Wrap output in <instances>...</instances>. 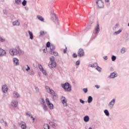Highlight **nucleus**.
<instances>
[{"label":"nucleus","instance_id":"f257e3e1","mask_svg":"<svg viewBox=\"0 0 129 129\" xmlns=\"http://www.w3.org/2000/svg\"><path fill=\"white\" fill-rule=\"evenodd\" d=\"M9 53L11 56L24 55V51L20 49V47H18V48H11L9 49Z\"/></svg>","mask_w":129,"mask_h":129},{"label":"nucleus","instance_id":"f03ea898","mask_svg":"<svg viewBox=\"0 0 129 129\" xmlns=\"http://www.w3.org/2000/svg\"><path fill=\"white\" fill-rule=\"evenodd\" d=\"M61 86L66 91L70 92L72 90L71 85L69 83L61 84Z\"/></svg>","mask_w":129,"mask_h":129},{"label":"nucleus","instance_id":"7ed1b4c3","mask_svg":"<svg viewBox=\"0 0 129 129\" xmlns=\"http://www.w3.org/2000/svg\"><path fill=\"white\" fill-rule=\"evenodd\" d=\"M51 62H49L48 66L49 68H55L56 67V61H55V57L53 56H51L50 58Z\"/></svg>","mask_w":129,"mask_h":129},{"label":"nucleus","instance_id":"20e7f679","mask_svg":"<svg viewBox=\"0 0 129 129\" xmlns=\"http://www.w3.org/2000/svg\"><path fill=\"white\" fill-rule=\"evenodd\" d=\"M49 48L50 50V54H51V55H54V56H58V52L54 51V50L56 49V47H55V45L54 44H51Z\"/></svg>","mask_w":129,"mask_h":129},{"label":"nucleus","instance_id":"39448f33","mask_svg":"<svg viewBox=\"0 0 129 129\" xmlns=\"http://www.w3.org/2000/svg\"><path fill=\"white\" fill-rule=\"evenodd\" d=\"M96 5L99 9H103L104 8V4L102 0H96Z\"/></svg>","mask_w":129,"mask_h":129},{"label":"nucleus","instance_id":"423d86ee","mask_svg":"<svg viewBox=\"0 0 129 129\" xmlns=\"http://www.w3.org/2000/svg\"><path fill=\"white\" fill-rule=\"evenodd\" d=\"M49 94H51L53 100H56V99L58 98V97L57 96V94L53 90L50 91V92L49 93Z\"/></svg>","mask_w":129,"mask_h":129},{"label":"nucleus","instance_id":"0eeeda50","mask_svg":"<svg viewBox=\"0 0 129 129\" xmlns=\"http://www.w3.org/2000/svg\"><path fill=\"white\" fill-rule=\"evenodd\" d=\"M115 104V99H113L108 104V106L110 109L113 108L114 104Z\"/></svg>","mask_w":129,"mask_h":129},{"label":"nucleus","instance_id":"6e6552de","mask_svg":"<svg viewBox=\"0 0 129 129\" xmlns=\"http://www.w3.org/2000/svg\"><path fill=\"white\" fill-rule=\"evenodd\" d=\"M78 56L79 57H83L84 56V50L82 48H80L78 51Z\"/></svg>","mask_w":129,"mask_h":129},{"label":"nucleus","instance_id":"1a4fd4ad","mask_svg":"<svg viewBox=\"0 0 129 129\" xmlns=\"http://www.w3.org/2000/svg\"><path fill=\"white\" fill-rule=\"evenodd\" d=\"M5 56H7V51L0 47V57H4Z\"/></svg>","mask_w":129,"mask_h":129},{"label":"nucleus","instance_id":"9d476101","mask_svg":"<svg viewBox=\"0 0 129 129\" xmlns=\"http://www.w3.org/2000/svg\"><path fill=\"white\" fill-rule=\"evenodd\" d=\"M115 77H117V73H116V72L111 73L109 76V78L111 79H113L115 78Z\"/></svg>","mask_w":129,"mask_h":129},{"label":"nucleus","instance_id":"9b49d317","mask_svg":"<svg viewBox=\"0 0 129 129\" xmlns=\"http://www.w3.org/2000/svg\"><path fill=\"white\" fill-rule=\"evenodd\" d=\"M8 90L9 88H8V86L6 85H4L2 86V91L4 92V93H7Z\"/></svg>","mask_w":129,"mask_h":129},{"label":"nucleus","instance_id":"f8f14e48","mask_svg":"<svg viewBox=\"0 0 129 129\" xmlns=\"http://www.w3.org/2000/svg\"><path fill=\"white\" fill-rule=\"evenodd\" d=\"M100 31V29L99 28V24H97L96 27H95V34H98Z\"/></svg>","mask_w":129,"mask_h":129},{"label":"nucleus","instance_id":"ddd939ff","mask_svg":"<svg viewBox=\"0 0 129 129\" xmlns=\"http://www.w3.org/2000/svg\"><path fill=\"white\" fill-rule=\"evenodd\" d=\"M20 94H19V93L17 92L14 91L13 92V97L14 98H20Z\"/></svg>","mask_w":129,"mask_h":129},{"label":"nucleus","instance_id":"4468645a","mask_svg":"<svg viewBox=\"0 0 129 129\" xmlns=\"http://www.w3.org/2000/svg\"><path fill=\"white\" fill-rule=\"evenodd\" d=\"M13 62L15 66H18L19 65V59L17 58H13Z\"/></svg>","mask_w":129,"mask_h":129},{"label":"nucleus","instance_id":"2eb2a0df","mask_svg":"<svg viewBox=\"0 0 129 129\" xmlns=\"http://www.w3.org/2000/svg\"><path fill=\"white\" fill-rule=\"evenodd\" d=\"M49 124L52 128H55V127H57V124L54 122H50Z\"/></svg>","mask_w":129,"mask_h":129},{"label":"nucleus","instance_id":"dca6fc26","mask_svg":"<svg viewBox=\"0 0 129 129\" xmlns=\"http://www.w3.org/2000/svg\"><path fill=\"white\" fill-rule=\"evenodd\" d=\"M89 119L90 118L88 115H86L84 117V121H85V122H88Z\"/></svg>","mask_w":129,"mask_h":129},{"label":"nucleus","instance_id":"f3484780","mask_svg":"<svg viewBox=\"0 0 129 129\" xmlns=\"http://www.w3.org/2000/svg\"><path fill=\"white\" fill-rule=\"evenodd\" d=\"M12 105L13 107H17L18 106V101H13L12 102Z\"/></svg>","mask_w":129,"mask_h":129},{"label":"nucleus","instance_id":"a211bd4d","mask_svg":"<svg viewBox=\"0 0 129 129\" xmlns=\"http://www.w3.org/2000/svg\"><path fill=\"white\" fill-rule=\"evenodd\" d=\"M45 88L46 90V92H48V93H50L51 92V91L53 90V89H50L48 86H45Z\"/></svg>","mask_w":129,"mask_h":129},{"label":"nucleus","instance_id":"6ab92c4d","mask_svg":"<svg viewBox=\"0 0 129 129\" xmlns=\"http://www.w3.org/2000/svg\"><path fill=\"white\" fill-rule=\"evenodd\" d=\"M28 33L30 36V39H31V40H33V39H34V35H33V33L30 31H28Z\"/></svg>","mask_w":129,"mask_h":129},{"label":"nucleus","instance_id":"aec40b11","mask_svg":"<svg viewBox=\"0 0 129 129\" xmlns=\"http://www.w3.org/2000/svg\"><path fill=\"white\" fill-rule=\"evenodd\" d=\"M92 100H93V98L91 96H90L88 98V103H91L92 102Z\"/></svg>","mask_w":129,"mask_h":129},{"label":"nucleus","instance_id":"412c9836","mask_svg":"<svg viewBox=\"0 0 129 129\" xmlns=\"http://www.w3.org/2000/svg\"><path fill=\"white\" fill-rule=\"evenodd\" d=\"M24 68H25V69H26V71L28 72V71H29V70H30L31 68H30V67L27 64L26 66H25L24 67V68L22 69L24 71Z\"/></svg>","mask_w":129,"mask_h":129},{"label":"nucleus","instance_id":"4be33fe9","mask_svg":"<svg viewBox=\"0 0 129 129\" xmlns=\"http://www.w3.org/2000/svg\"><path fill=\"white\" fill-rule=\"evenodd\" d=\"M49 109H53L54 108V105H53L51 103H49L47 104Z\"/></svg>","mask_w":129,"mask_h":129},{"label":"nucleus","instance_id":"5701e85b","mask_svg":"<svg viewBox=\"0 0 129 129\" xmlns=\"http://www.w3.org/2000/svg\"><path fill=\"white\" fill-rule=\"evenodd\" d=\"M47 34V32H45L44 31H40L39 33V37H43V36H45Z\"/></svg>","mask_w":129,"mask_h":129},{"label":"nucleus","instance_id":"b1692460","mask_svg":"<svg viewBox=\"0 0 129 129\" xmlns=\"http://www.w3.org/2000/svg\"><path fill=\"white\" fill-rule=\"evenodd\" d=\"M13 26H20V23H19V21L16 20L13 22Z\"/></svg>","mask_w":129,"mask_h":129},{"label":"nucleus","instance_id":"393cba45","mask_svg":"<svg viewBox=\"0 0 129 129\" xmlns=\"http://www.w3.org/2000/svg\"><path fill=\"white\" fill-rule=\"evenodd\" d=\"M97 62H95L93 64H89L90 67H92V68H94V67H97Z\"/></svg>","mask_w":129,"mask_h":129},{"label":"nucleus","instance_id":"a878e982","mask_svg":"<svg viewBox=\"0 0 129 129\" xmlns=\"http://www.w3.org/2000/svg\"><path fill=\"white\" fill-rule=\"evenodd\" d=\"M28 74L29 75H30L31 76H33L34 75H35V73H34V71L33 70H30L29 72H28Z\"/></svg>","mask_w":129,"mask_h":129},{"label":"nucleus","instance_id":"bb28decb","mask_svg":"<svg viewBox=\"0 0 129 129\" xmlns=\"http://www.w3.org/2000/svg\"><path fill=\"white\" fill-rule=\"evenodd\" d=\"M44 111H48V108L47 107V105L46 104L42 105Z\"/></svg>","mask_w":129,"mask_h":129},{"label":"nucleus","instance_id":"cd10ccee","mask_svg":"<svg viewBox=\"0 0 129 129\" xmlns=\"http://www.w3.org/2000/svg\"><path fill=\"white\" fill-rule=\"evenodd\" d=\"M43 128H44V129H50V126H49V124L45 123L43 125Z\"/></svg>","mask_w":129,"mask_h":129},{"label":"nucleus","instance_id":"c85d7f7f","mask_svg":"<svg viewBox=\"0 0 129 129\" xmlns=\"http://www.w3.org/2000/svg\"><path fill=\"white\" fill-rule=\"evenodd\" d=\"M37 17V19H38L39 21H41V22H44V18L42 16L38 15Z\"/></svg>","mask_w":129,"mask_h":129},{"label":"nucleus","instance_id":"c756f323","mask_svg":"<svg viewBox=\"0 0 129 129\" xmlns=\"http://www.w3.org/2000/svg\"><path fill=\"white\" fill-rule=\"evenodd\" d=\"M104 112L105 114V115H106V116H109V112H108V110L106 109L104 111Z\"/></svg>","mask_w":129,"mask_h":129},{"label":"nucleus","instance_id":"7c9ffc66","mask_svg":"<svg viewBox=\"0 0 129 129\" xmlns=\"http://www.w3.org/2000/svg\"><path fill=\"white\" fill-rule=\"evenodd\" d=\"M96 70L98 71L99 72H101V70H102V69L100 68L99 66H97V67L96 68Z\"/></svg>","mask_w":129,"mask_h":129},{"label":"nucleus","instance_id":"2f4dec72","mask_svg":"<svg viewBox=\"0 0 129 129\" xmlns=\"http://www.w3.org/2000/svg\"><path fill=\"white\" fill-rule=\"evenodd\" d=\"M119 26V24H117L115 25V26L113 28V30L114 31L116 30V29H118V26Z\"/></svg>","mask_w":129,"mask_h":129},{"label":"nucleus","instance_id":"473e14b6","mask_svg":"<svg viewBox=\"0 0 129 129\" xmlns=\"http://www.w3.org/2000/svg\"><path fill=\"white\" fill-rule=\"evenodd\" d=\"M5 41H6V39L4 38H3L2 36H0V42L1 43H3V42H5Z\"/></svg>","mask_w":129,"mask_h":129},{"label":"nucleus","instance_id":"72a5a7b5","mask_svg":"<svg viewBox=\"0 0 129 129\" xmlns=\"http://www.w3.org/2000/svg\"><path fill=\"white\" fill-rule=\"evenodd\" d=\"M21 128L22 129H26V128H27V125H26V124L25 123L21 125Z\"/></svg>","mask_w":129,"mask_h":129},{"label":"nucleus","instance_id":"f704fd0d","mask_svg":"<svg viewBox=\"0 0 129 129\" xmlns=\"http://www.w3.org/2000/svg\"><path fill=\"white\" fill-rule=\"evenodd\" d=\"M22 4V5L23 6V7H26V6L27 5V1L23 0Z\"/></svg>","mask_w":129,"mask_h":129},{"label":"nucleus","instance_id":"c9c22d12","mask_svg":"<svg viewBox=\"0 0 129 129\" xmlns=\"http://www.w3.org/2000/svg\"><path fill=\"white\" fill-rule=\"evenodd\" d=\"M15 3L17 5H21L22 1L21 0H15Z\"/></svg>","mask_w":129,"mask_h":129},{"label":"nucleus","instance_id":"e433bc0d","mask_svg":"<svg viewBox=\"0 0 129 129\" xmlns=\"http://www.w3.org/2000/svg\"><path fill=\"white\" fill-rule=\"evenodd\" d=\"M40 103H41V104H42V105H44V104H46V103H45V100H44V99L42 98Z\"/></svg>","mask_w":129,"mask_h":129},{"label":"nucleus","instance_id":"4c0bfd02","mask_svg":"<svg viewBox=\"0 0 129 129\" xmlns=\"http://www.w3.org/2000/svg\"><path fill=\"white\" fill-rule=\"evenodd\" d=\"M35 91H36V93H40V89H39V88H38V87H36L35 88Z\"/></svg>","mask_w":129,"mask_h":129},{"label":"nucleus","instance_id":"58836bf2","mask_svg":"<svg viewBox=\"0 0 129 129\" xmlns=\"http://www.w3.org/2000/svg\"><path fill=\"white\" fill-rule=\"evenodd\" d=\"M112 61H114L116 60V56L115 55H112L111 57Z\"/></svg>","mask_w":129,"mask_h":129},{"label":"nucleus","instance_id":"ea45409f","mask_svg":"<svg viewBox=\"0 0 129 129\" xmlns=\"http://www.w3.org/2000/svg\"><path fill=\"white\" fill-rule=\"evenodd\" d=\"M121 31H122L121 29H119L117 31L115 32L114 34H115V35H118V34H119L120 33H121Z\"/></svg>","mask_w":129,"mask_h":129},{"label":"nucleus","instance_id":"a19ab883","mask_svg":"<svg viewBox=\"0 0 129 129\" xmlns=\"http://www.w3.org/2000/svg\"><path fill=\"white\" fill-rule=\"evenodd\" d=\"M50 46H51V43H50V42L48 41L46 43L47 48H50Z\"/></svg>","mask_w":129,"mask_h":129},{"label":"nucleus","instance_id":"79ce46f5","mask_svg":"<svg viewBox=\"0 0 129 129\" xmlns=\"http://www.w3.org/2000/svg\"><path fill=\"white\" fill-rule=\"evenodd\" d=\"M45 101L47 104H49V103H51V102H50V100H49V98H46Z\"/></svg>","mask_w":129,"mask_h":129},{"label":"nucleus","instance_id":"37998d69","mask_svg":"<svg viewBox=\"0 0 129 129\" xmlns=\"http://www.w3.org/2000/svg\"><path fill=\"white\" fill-rule=\"evenodd\" d=\"M121 53L122 54H124V53H125V48H122L121 49Z\"/></svg>","mask_w":129,"mask_h":129},{"label":"nucleus","instance_id":"c03bdc74","mask_svg":"<svg viewBox=\"0 0 129 129\" xmlns=\"http://www.w3.org/2000/svg\"><path fill=\"white\" fill-rule=\"evenodd\" d=\"M26 115H28V116H31L32 115V114L31 113V112L28 111L26 113Z\"/></svg>","mask_w":129,"mask_h":129},{"label":"nucleus","instance_id":"a18cd8bd","mask_svg":"<svg viewBox=\"0 0 129 129\" xmlns=\"http://www.w3.org/2000/svg\"><path fill=\"white\" fill-rule=\"evenodd\" d=\"M83 91H84L85 93H87V92H88V89L87 88H83Z\"/></svg>","mask_w":129,"mask_h":129},{"label":"nucleus","instance_id":"49530a36","mask_svg":"<svg viewBox=\"0 0 129 129\" xmlns=\"http://www.w3.org/2000/svg\"><path fill=\"white\" fill-rule=\"evenodd\" d=\"M41 72H42V73H43V74L44 75H45V76L47 75V73H46V70H45L43 69L42 71H41Z\"/></svg>","mask_w":129,"mask_h":129},{"label":"nucleus","instance_id":"de8ad7c7","mask_svg":"<svg viewBox=\"0 0 129 129\" xmlns=\"http://www.w3.org/2000/svg\"><path fill=\"white\" fill-rule=\"evenodd\" d=\"M53 16H54L55 22H58V17L56 16V14L55 13H53Z\"/></svg>","mask_w":129,"mask_h":129},{"label":"nucleus","instance_id":"09e8293b","mask_svg":"<svg viewBox=\"0 0 129 129\" xmlns=\"http://www.w3.org/2000/svg\"><path fill=\"white\" fill-rule=\"evenodd\" d=\"M39 68L40 71H42L43 70H44V68H43V67L41 64L39 65Z\"/></svg>","mask_w":129,"mask_h":129},{"label":"nucleus","instance_id":"8fccbe9b","mask_svg":"<svg viewBox=\"0 0 129 129\" xmlns=\"http://www.w3.org/2000/svg\"><path fill=\"white\" fill-rule=\"evenodd\" d=\"M76 65H77V66L80 65V61L79 60L76 62Z\"/></svg>","mask_w":129,"mask_h":129},{"label":"nucleus","instance_id":"3c124183","mask_svg":"<svg viewBox=\"0 0 129 129\" xmlns=\"http://www.w3.org/2000/svg\"><path fill=\"white\" fill-rule=\"evenodd\" d=\"M80 102H81V103H82L83 104H84V103H85V101H83L81 99H80Z\"/></svg>","mask_w":129,"mask_h":129},{"label":"nucleus","instance_id":"603ef678","mask_svg":"<svg viewBox=\"0 0 129 129\" xmlns=\"http://www.w3.org/2000/svg\"><path fill=\"white\" fill-rule=\"evenodd\" d=\"M67 53V47H66V49L63 50V53L66 54Z\"/></svg>","mask_w":129,"mask_h":129},{"label":"nucleus","instance_id":"864d4df0","mask_svg":"<svg viewBox=\"0 0 129 129\" xmlns=\"http://www.w3.org/2000/svg\"><path fill=\"white\" fill-rule=\"evenodd\" d=\"M73 57L74 58H77V54H76V53H74V54H73Z\"/></svg>","mask_w":129,"mask_h":129},{"label":"nucleus","instance_id":"5fc2aeb1","mask_svg":"<svg viewBox=\"0 0 129 129\" xmlns=\"http://www.w3.org/2000/svg\"><path fill=\"white\" fill-rule=\"evenodd\" d=\"M67 102H66V100H65V99H63V100H62V103L63 104H64V103H67Z\"/></svg>","mask_w":129,"mask_h":129},{"label":"nucleus","instance_id":"6e6d98bb","mask_svg":"<svg viewBox=\"0 0 129 129\" xmlns=\"http://www.w3.org/2000/svg\"><path fill=\"white\" fill-rule=\"evenodd\" d=\"M95 87H96V88H97V89H98L99 88H100V86H99V85H96L95 86Z\"/></svg>","mask_w":129,"mask_h":129},{"label":"nucleus","instance_id":"4d7b16f0","mask_svg":"<svg viewBox=\"0 0 129 129\" xmlns=\"http://www.w3.org/2000/svg\"><path fill=\"white\" fill-rule=\"evenodd\" d=\"M103 58H104V59L105 60H107V59H108L107 56H104L103 57Z\"/></svg>","mask_w":129,"mask_h":129},{"label":"nucleus","instance_id":"13d9d810","mask_svg":"<svg viewBox=\"0 0 129 129\" xmlns=\"http://www.w3.org/2000/svg\"><path fill=\"white\" fill-rule=\"evenodd\" d=\"M4 123L5 124V126H8V123L7 122V121H5Z\"/></svg>","mask_w":129,"mask_h":129},{"label":"nucleus","instance_id":"bf43d9fd","mask_svg":"<svg viewBox=\"0 0 129 129\" xmlns=\"http://www.w3.org/2000/svg\"><path fill=\"white\" fill-rule=\"evenodd\" d=\"M3 13H4V14H7V10H3Z\"/></svg>","mask_w":129,"mask_h":129},{"label":"nucleus","instance_id":"052dcab7","mask_svg":"<svg viewBox=\"0 0 129 129\" xmlns=\"http://www.w3.org/2000/svg\"><path fill=\"white\" fill-rule=\"evenodd\" d=\"M0 122H5V120H4V119H2L0 120Z\"/></svg>","mask_w":129,"mask_h":129},{"label":"nucleus","instance_id":"680f3d73","mask_svg":"<svg viewBox=\"0 0 129 129\" xmlns=\"http://www.w3.org/2000/svg\"><path fill=\"white\" fill-rule=\"evenodd\" d=\"M105 3H109V0H105Z\"/></svg>","mask_w":129,"mask_h":129},{"label":"nucleus","instance_id":"e2e57ef3","mask_svg":"<svg viewBox=\"0 0 129 129\" xmlns=\"http://www.w3.org/2000/svg\"><path fill=\"white\" fill-rule=\"evenodd\" d=\"M30 117H31V118H34V117H33V116L31 115L30 116Z\"/></svg>","mask_w":129,"mask_h":129},{"label":"nucleus","instance_id":"0e129e2a","mask_svg":"<svg viewBox=\"0 0 129 129\" xmlns=\"http://www.w3.org/2000/svg\"><path fill=\"white\" fill-rule=\"evenodd\" d=\"M43 52H44V53H46V49H43Z\"/></svg>","mask_w":129,"mask_h":129},{"label":"nucleus","instance_id":"69168bd1","mask_svg":"<svg viewBox=\"0 0 129 129\" xmlns=\"http://www.w3.org/2000/svg\"><path fill=\"white\" fill-rule=\"evenodd\" d=\"M35 118H34V117L32 118V120H33V122H34V120H35Z\"/></svg>","mask_w":129,"mask_h":129},{"label":"nucleus","instance_id":"338daca9","mask_svg":"<svg viewBox=\"0 0 129 129\" xmlns=\"http://www.w3.org/2000/svg\"><path fill=\"white\" fill-rule=\"evenodd\" d=\"M0 129H2V127H1V126H0Z\"/></svg>","mask_w":129,"mask_h":129},{"label":"nucleus","instance_id":"774afa93","mask_svg":"<svg viewBox=\"0 0 129 129\" xmlns=\"http://www.w3.org/2000/svg\"><path fill=\"white\" fill-rule=\"evenodd\" d=\"M51 20H53V18H51Z\"/></svg>","mask_w":129,"mask_h":129}]
</instances>
